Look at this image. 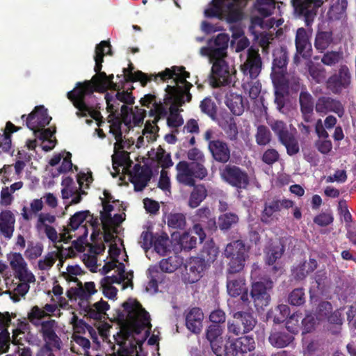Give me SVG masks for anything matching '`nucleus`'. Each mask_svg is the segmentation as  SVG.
<instances>
[{
	"label": "nucleus",
	"mask_w": 356,
	"mask_h": 356,
	"mask_svg": "<svg viewBox=\"0 0 356 356\" xmlns=\"http://www.w3.org/2000/svg\"><path fill=\"white\" fill-rule=\"evenodd\" d=\"M44 207V203L40 199H34L30 202V207H23L21 211V215L22 218L26 221L31 220L33 216H36L37 215L41 213L40 211L42 210Z\"/></svg>",
	"instance_id": "nucleus-38"
},
{
	"label": "nucleus",
	"mask_w": 356,
	"mask_h": 356,
	"mask_svg": "<svg viewBox=\"0 0 356 356\" xmlns=\"http://www.w3.org/2000/svg\"><path fill=\"white\" fill-rule=\"evenodd\" d=\"M280 143L285 146L287 153L289 155H293L299 152V145L298 140L291 132L280 140Z\"/></svg>",
	"instance_id": "nucleus-50"
},
{
	"label": "nucleus",
	"mask_w": 356,
	"mask_h": 356,
	"mask_svg": "<svg viewBox=\"0 0 356 356\" xmlns=\"http://www.w3.org/2000/svg\"><path fill=\"white\" fill-rule=\"evenodd\" d=\"M255 138L258 145H266L270 141L271 134L267 127L264 126H259L257 127Z\"/></svg>",
	"instance_id": "nucleus-60"
},
{
	"label": "nucleus",
	"mask_w": 356,
	"mask_h": 356,
	"mask_svg": "<svg viewBox=\"0 0 356 356\" xmlns=\"http://www.w3.org/2000/svg\"><path fill=\"white\" fill-rule=\"evenodd\" d=\"M7 260L13 270L17 282H6L8 293L14 302H17L21 297L29 291L30 283L35 282V277L29 269L28 264L20 253L10 252L7 254Z\"/></svg>",
	"instance_id": "nucleus-6"
},
{
	"label": "nucleus",
	"mask_w": 356,
	"mask_h": 356,
	"mask_svg": "<svg viewBox=\"0 0 356 356\" xmlns=\"http://www.w3.org/2000/svg\"><path fill=\"white\" fill-rule=\"evenodd\" d=\"M143 106L149 107L152 105L154 108L151 109V112H154L155 118L152 123L147 122L145 127L142 131V136H140L136 141V146L138 148L144 146L146 143L152 142L156 138V132L159 127L156 125V122L162 117L167 115V108L161 103H157L156 97L152 95H147L140 99Z\"/></svg>",
	"instance_id": "nucleus-9"
},
{
	"label": "nucleus",
	"mask_w": 356,
	"mask_h": 356,
	"mask_svg": "<svg viewBox=\"0 0 356 356\" xmlns=\"http://www.w3.org/2000/svg\"><path fill=\"white\" fill-rule=\"evenodd\" d=\"M317 268V262L314 259L300 264L293 269V274L299 279L305 278L307 275L312 273Z\"/></svg>",
	"instance_id": "nucleus-43"
},
{
	"label": "nucleus",
	"mask_w": 356,
	"mask_h": 356,
	"mask_svg": "<svg viewBox=\"0 0 356 356\" xmlns=\"http://www.w3.org/2000/svg\"><path fill=\"white\" fill-rule=\"evenodd\" d=\"M120 111L123 122L128 127H139L145 117V111L138 106L129 108L127 105H122Z\"/></svg>",
	"instance_id": "nucleus-24"
},
{
	"label": "nucleus",
	"mask_w": 356,
	"mask_h": 356,
	"mask_svg": "<svg viewBox=\"0 0 356 356\" xmlns=\"http://www.w3.org/2000/svg\"><path fill=\"white\" fill-rule=\"evenodd\" d=\"M292 337L281 332H273L269 337V341L276 348L286 346L292 341Z\"/></svg>",
	"instance_id": "nucleus-49"
},
{
	"label": "nucleus",
	"mask_w": 356,
	"mask_h": 356,
	"mask_svg": "<svg viewBox=\"0 0 356 356\" xmlns=\"http://www.w3.org/2000/svg\"><path fill=\"white\" fill-rule=\"evenodd\" d=\"M229 37L227 34L220 33L208 42L207 47L200 49L202 56H207L212 63L211 81L213 86L218 87L231 82V71L224 58L227 56V50Z\"/></svg>",
	"instance_id": "nucleus-5"
},
{
	"label": "nucleus",
	"mask_w": 356,
	"mask_h": 356,
	"mask_svg": "<svg viewBox=\"0 0 356 356\" xmlns=\"http://www.w3.org/2000/svg\"><path fill=\"white\" fill-rule=\"evenodd\" d=\"M205 267V263L200 258H192L186 266L188 275V281L194 283L202 276Z\"/></svg>",
	"instance_id": "nucleus-36"
},
{
	"label": "nucleus",
	"mask_w": 356,
	"mask_h": 356,
	"mask_svg": "<svg viewBox=\"0 0 356 356\" xmlns=\"http://www.w3.org/2000/svg\"><path fill=\"white\" fill-rule=\"evenodd\" d=\"M73 254L71 250H60V246L55 244V250L47 253L44 257L38 261L37 268L42 272L49 271L54 265L56 261L58 259V268L61 266L63 268V262L67 257H70Z\"/></svg>",
	"instance_id": "nucleus-20"
},
{
	"label": "nucleus",
	"mask_w": 356,
	"mask_h": 356,
	"mask_svg": "<svg viewBox=\"0 0 356 356\" xmlns=\"http://www.w3.org/2000/svg\"><path fill=\"white\" fill-rule=\"evenodd\" d=\"M111 52L108 42L102 41L97 45L94 56L95 61L94 70L96 74L90 81L78 83L76 88L67 94V98L77 109L76 116L79 118L90 116L97 121L98 127H100L102 123L100 120L102 116L99 111L93 109L85 102V98L92 95L95 90L100 92H105L108 89L112 90L105 95L107 110L111 113H115L119 110L121 102L128 105L134 104V98L131 93L120 91V86L113 81V74L107 76L105 72H101L103 58L106 54H111Z\"/></svg>",
	"instance_id": "nucleus-1"
},
{
	"label": "nucleus",
	"mask_w": 356,
	"mask_h": 356,
	"mask_svg": "<svg viewBox=\"0 0 356 356\" xmlns=\"http://www.w3.org/2000/svg\"><path fill=\"white\" fill-rule=\"evenodd\" d=\"M193 218L196 223L193 225V232L198 236L199 241L202 243L205 238L203 227L209 229H216L215 217L209 207H202L196 211Z\"/></svg>",
	"instance_id": "nucleus-17"
},
{
	"label": "nucleus",
	"mask_w": 356,
	"mask_h": 356,
	"mask_svg": "<svg viewBox=\"0 0 356 356\" xmlns=\"http://www.w3.org/2000/svg\"><path fill=\"white\" fill-rule=\"evenodd\" d=\"M261 70V60L258 51L252 48L248 51L245 62L241 65V70L245 78L243 81V88L252 99H256L261 92V83L258 81H248L249 79H255Z\"/></svg>",
	"instance_id": "nucleus-7"
},
{
	"label": "nucleus",
	"mask_w": 356,
	"mask_h": 356,
	"mask_svg": "<svg viewBox=\"0 0 356 356\" xmlns=\"http://www.w3.org/2000/svg\"><path fill=\"white\" fill-rule=\"evenodd\" d=\"M207 195V191L203 185L195 186L190 195L188 206L193 209L197 207Z\"/></svg>",
	"instance_id": "nucleus-44"
},
{
	"label": "nucleus",
	"mask_w": 356,
	"mask_h": 356,
	"mask_svg": "<svg viewBox=\"0 0 356 356\" xmlns=\"http://www.w3.org/2000/svg\"><path fill=\"white\" fill-rule=\"evenodd\" d=\"M104 197H100L103 206L101 212V220L104 230V241L108 245L110 261L102 267V273L106 276H114L120 278L118 284H122V289L132 286L133 272L125 271L124 264L127 255L124 251L122 240L116 234L120 230V224L124 220V213H114L118 203L112 200L111 194L104 191Z\"/></svg>",
	"instance_id": "nucleus-2"
},
{
	"label": "nucleus",
	"mask_w": 356,
	"mask_h": 356,
	"mask_svg": "<svg viewBox=\"0 0 356 356\" xmlns=\"http://www.w3.org/2000/svg\"><path fill=\"white\" fill-rule=\"evenodd\" d=\"M70 322L72 325L74 334L85 333L86 330L91 333V331L93 330L90 326L86 325L82 320L79 319L74 314L72 316Z\"/></svg>",
	"instance_id": "nucleus-59"
},
{
	"label": "nucleus",
	"mask_w": 356,
	"mask_h": 356,
	"mask_svg": "<svg viewBox=\"0 0 356 356\" xmlns=\"http://www.w3.org/2000/svg\"><path fill=\"white\" fill-rule=\"evenodd\" d=\"M44 317H45V315L42 309L38 306L33 307L28 313L29 321L35 326L41 325V319Z\"/></svg>",
	"instance_id": "nucleus-62"
},
{
	"label": "nucleus",
	"mask_w": 356,
	"mask_h": 356,
	"mask_svg": "<svg viewBox=\"0 0 356 356\" xmlns=\"http://www.w3.org/2000/svg\"><path fill=\"white\" fill-rule=\"evenodd\" d=\"M218 253V248L213 243H209L204 247L200 259L204 263L211 262L216 259Z\"/></svg>",
	"instance_id": "nucleus-56"
},
{
	"label": "nucleus",
	"mask_w": 356,
	"mask_h": 356,
	"mask_svg": "<svg viewBox=\"0 0 356 356\" xmlns=\"http://www.w3.org/2000/svg\"><path fill=\"white\" fill-rule=\"evenodd\" d=\"M12 343L17 347L24 346L25 342L30 343L31 339V332H12Z\"/></svg>",
	"instance_id": "nucleus-58"
},
{
	"label": "nucleus",
	"mask_w": 356,
	"mask_h": 356,
	"mask_svg": "<svg viewBox=\"0 0 356 356\" xmlns=\"http://www.w3.org/2000/svg\"><path fill=\"white\" fill-rule=\"evenodd\" d=\"M222 332V330L218 325H211L209 327L207 332V338L210 341L211 346L213 345V343L222 340V337H220Z\"/></svg>",
	"instance_id": "nucleus-63"
},
{
	"label": "nucleus",
	"mask_w": 356,
	"mask_h": 356,
	"mask_svg": "<svg viewBox=\"0 0 356 356\" xmlns=\"http://www.w3.org/2000/svg\"><path fill=\"white\" fill-rule=\"evenodd\" d=\"M232 40L231 46L236 52H240L249 46V40L244 35L243 29L239 26L233 25L231 26Z\"/></svg>",
	"instance_id": "nucleus-32"
},
{
	"label": "nucleus",
	"mask_w": 356,
	"mask_h": 356,
	"mask_svg": "<svg viewBox=\"0 0 356 356\" xmlns=\"http://www.w3.org/2000/svg\"><path fill=\"white\" fill-rule=\"evenodd\" d=\"M56 221L55 216L49 213H40L37 215L35 228L38 233H44L54 244L66 240V233L58 234L51 226Z\"/></svg>",
	"instance_id": "nucleus-16"
},
{
	"label": "nucleus",
	"mask_w": 356,
	"mask_h": 356,
	"mask_svg": "<svg viewBox=\"0 0 356 356\" xmlns=\"http://www.w3.org/2000/svg\"><path fill=\"white\" fill-rule=\"evenodd\" d=\"M209 149L213 158L218 162L227 163L230 159V149L227 144L219 139L210 140Z\"/></svg>",
	"instance_id": "nucleus-28"
},
{
	"label": "nucleus",
	"mask_w": 356,
	"mask_h": 356,
	"mask_svg": "<svg viewBox=\"0 0 356 356\" xmlns=\"http://www.w3.org/2000/svg\"><path fill=\"white\" fill-rule=\"evenodd\" d=\"M17 131L14 124L10 122L6 124V129L3 134H0V152H8L11 145L10 134Z\"/></svg>",
	"instance_id": "nucleus-46"
},
{
	"label": "nucleus",
	"mask_w": 356,
	"mask_h": 356,
	"mask_svg": "<svg viewBox=\"0 0 356 356\" xmlns=\"http://www.w3.org/2000/svg\"><path fill=\"white\" fill-rule=\"evenodd\" d=\"M110 306L108 302L101 299L99 301L91 305H87L84 309L86 315L88 317L101 320L106 315V312L109 309Z\"/></svg>",
	"instance_id": "nucleus-35"
},
{
	"label": "nucleus",
	"mask_w": 356,
	"mask_h": 356,
	"mask_svg": "<svg viewBox=\"0 0 356 356\" xmlns=\"http://www.w3.org/2000/svg\"><path fill=\"white\" fill-rule=\"evenodd\" d=\"M351 83V74L349 69L346 65L341 66L338 76H333L329 79L328 87L335 93L347 88Z\"/></svg>",
	"instance_id": "nucleus-26"
},
{
	"label": "nucleus",
	"mask_w": 356,
	"mask_h": 356,
	"mask_svg": "<svg viewBox=\"0 0 356 356\" xmlns=\"http://www.w3.org/2000/svg\"><path fill=\"white\" fill-rule=\"evenodd\" d=\"M238 216L232 213H227L221 215L218 219L219 227L221 229H228L233 225L237 223Z\"/></svg>",
	"instance_id": "nucleus-57"
},
{
	"label": "nucleus",
	"mask_w": 356,
	"mask_h": 356,
	"mask_svg": "<svg viewBox=\"0 0 356 356\" xmlns=\"http://www.w3.org/2000/svg\"><path fill=\"white\" fill-rule=\"evenodd\" d=\"M227 289L229 296L236 297L242 295V300L243 302L248 300L245 280L243 277H233L229 276L227 282Z\"/></svg>",
	"instance_id": "nucleus-31"
},
{
	"label": "nucleus",
	"mask_w": 356,
	"mask_h": 356,
	"mask_svg": "<svg viewBox=\"0 0 356 356\" xmlns=\"http://www.w3.org/2000/svg\"><path fill=\"white\" fill-rule=\"evenodd\" d=\"M274 60L272 67L271 79L277 90H284L291 88L294 90H298V86L293 87V83L289 81L288 75L286 74V66L287 62L286 51L282 49H276L273 52ZM275 103L277 108L281 111L284 106L282 97L278 95V92H275Z\"/></svg>",
	"instance_id": "nucleus-8"
},
{
	"label": "nucleus",
	"mask_w": 356,
	"mask_h": 356,
	"mask_svg": "<svg viewBox=\"0 0 356 356\" xmlns=\"http://www.w3.org/2000/svg\"><path fill=\"white\" fill-rule=\"evenodd\" d=\"M120 278L113 276H106L101 281V286L104 295L111 299L114 300L116 298L118 290L113 286V284H118L120 281Z\"/></svg>",
	"instance_id": "nucleus-40"
},
{
	"label": "nucleus",
	"mask_w": 356,
	"mask_h": 356,
	"mask_svg": "<svg viewBox=\"0 0 356 356\" xmlns=\"http://www.w3.org/2000/svg\"><path fill=\"white\" fill-rule=\"evenodd\" d=\"M347 8L346 0H338L330 8L327 15L331 19H339L343 17Z\"/></svg>",
	"instance_id": "nucleus-48"
},
{
	"label": "nucleus",
	"mask_w": 356,
	"mask_h": 356,
	"mask_svg": "<svg viewBox=\"0 0 356 356\" xmlns=\"http://www.w3.org/2000/svg\"><path fill=\"white\" fill-rule=\"evenodd\" d=\"M332 42L330 32H320L316 35L315 47L320 51L326 49Z\"/></svg>",
	"instance_id": "nucleus-53"
},
{
	"label": "nucleus",
	"mask_w": 356,
	"mask_h": 356,
	"mask_svg": "<svg viewBox=\"0 0 356 356\" xmlns=\"http://www.w3.org/2000/svg\"><path fill=\"white\" fill-rule=\"evenodd\" d=\"M284 252V246L280 241H274L266 252V261L268 265L273 264Z\"/></svg>",
	"instance_id": "nucleus-42"
},
{
	"label": "nucleus",
	"mask_w": 356,
	"mask_h": 356,
	"mask_svg": "<svg viewBox=\"0 0 356 356\" xmlns=\"http://www.w3.org/2000/svg\"><path fill=\"white\" fill-rule=\"evenodd\" d=\"M40 332L45 342V346L60 350L62 342L58 336L56 334V322L54 320L43 321L41 323Z\"/></svg>",
	"instance_id": "nucleus-23"
},
{
	"label": "nucleus",
	"mask_w": 356,
	"mask_h": 356,
	"mask_svg": "<svg viewBox=\"0 0 356 356\" xmlns=\"http://www.w3.org/2000/svg\"><path fill=\"white\" fill-rule=\"evenodd\" d=\"M168 225L175 229H182L186 225V218L183 213H174L168 216Z\"/></svg>",
	"instance_id": "nucleus-55"
},
{
	"label": "nucleus",
	"mask_w": 356,
	"mask_h": 356,
	"mask_svg": "<svg viewBox=\"0 0 356 356\" xmlns=\"http://www.w3.org/2000/svg\"><path fill=\"white\" fill-rule=\"evenodd\" d=\"M15 216L9 209H4L0 212V234L6 238H10L15 230Z\"/></svg>",
	"instance_id": "nucleus-30"
},
{
	"label": "nucleus",
	"mask_w": 356,
	"mask_h": 356,
	"mask_svg": "<svg viewBox=\"0 0 356 356\" xmlns=\"http://www.w3.org/2000/svg\"><path fill=\"white\" fill-rule=\"evenodd\" d=\"M51 118L49 116L47 110L43 106H36L26 119L27 127L33 131L34 136L39 139L52 137L54 131L44 129L49 124Z\"/></svg>",
	"instance_id": "nucleus-14"
},
{
	"label": "nucleus",
	"mask_w": 356,
	"mask_h": 356,
	"mask_svg": "<svg viewBox=\"0 0 356 356\" xmlns=\"http://www.w3.org/2000/svg\"><path fill=\"white\" fill-rule=\"evenodd\" d=\"M296 46L297 52L303 57L309 56L312 45L309 42V36L306 30L299 28L296 31Z\"/></svg>",
	"instance_id": "nucleus-34"
},
{
	"label": "nucleus",
	"mask_w": 356,
	"mask_h": 356,
	"mask_svg": "<svg viewBox=\"0 0 356 356\" xmlns=\"http://www.w3.org/2000/svg\"><path fill=\"white\" fill-rule=\"evenodd\" d=\"M216 356H235V352L232 349V341H227L225 344L222 340L213 343L211 346Z\"/></svg>",
	"instance_id": "nucleus-47"
},
{
	"label": "nucleus",
	"mask_w": 356,
	"mask_h": 356,
	"mask_svg": "<svg viewBox=\"0 0 356 356\" xmlns=\"http://www.w3.org/2000/svg\"><path fill=\"white\" fill-rule=\"evenodd\" d=\"M268 123L273 132L277 136L279 140H281L291 133L282 121L272 120H269Z\"/></svg>",
	"instance_id": "nucleus-54"
},
{
	"label": "nucleus",
	"mask_w": 356,
	"mask_h": 356,
	"mask_svg": "<svg viewBox=\"0 0 356 356\" xmlns=\"http://www.w3.org/2000/svg\"><path fill=\"white\" fill-rule=\"evenodd\" d=\"M110 132L113 134L116 142L114 144V153L112 155L113 169L111 172L113 177H116L120 171L126 173L129 171L131 161L129 159V154L122 150L124 148L122 134L121 131V124L113 122L110 126Z\"/></svg>",
	"instance_id": "nucleus-11"
},
{
	"label": "nucleus",
	"mask_w": 356,
	"mask_h": 356,
	"mask_svg": "<svg viewBox=\"0 0 356 356\" xmlns=\"http://www.w3.org/2000/svg\"><path fill=\"white\" fill-rule=\"evenodd\" d=\"M195 232H193V229L191 232H186L182 234L180 237L179 243L181 247L184 249H192L195 246L197 241V238L192 236V234Z\"/></svg>",
	"instance_id": "nucleus-64"
},
{
	"label": "nucleus",
	"mask_w": 356,
	"mask_h": 356,
	"mask_svg": "<svg viewBox=\"0 0 356 356\" xmlns=\"http://www.w3.org/2000/svg\"><path fill=\"white\" fill-rule=\"evenodd\" d=\"M95 220L93 216L89 211H81L75 213L70 220V223L63 233H66V240L63 241L66 243L74 236L79 237L87 236L88 229H94Z\"/></svg>",
	"instance_id": "nucleus-13"
},
{
	"label": "nucleus",
	"mask_w": 356,
	"mask_h": 356,
	"mask_svg": "<svg viewBox=\"0 0 356 356\" xmlns=\"http://www.w3.org/2000/svg\"><path fill=\"white\" fill-rule=\"evenodd\" d=\"M255 324L256 321L251 314L236 312L234 314L232 322L228 323V330L235 335H239L252 330Z\"/></svg>",
	"instance_id": "nucleus-21"
},
{
	"label": "nucleus",
	"mask_w": 356,
	"mask_h": 356,
	"mask_svg": "<svg viewBox=\"0 0 356 356\" xmlns=\"http://www.w3.org/2000/svg\"><path fill=\"white\" fill-rule=\"evenodd\" d=\"M129 76L134 81H140L143 86H145L152 77L156 79L159 76L163 81L170 79V84L168 85L165 89L166 95L164 99L165 104L170 105V114L167 122L169 127L173 128L183 124L184 120L178 113L177 107L191 100V95L189 93V90L192 86V84L186 81L189 73L186 72L184 67L175 66L172 68H166L157 76H148L142 72H131Z\"/></svg>",
	"instance_id": "nucleus-3"
},
{
	"label": "nucleus",
	"mask_w": 356,
	"mask_h": 356,
	"mask_svg": "<svg viewBox=\"0 0 356 356\" xmlns=\"http://www.w3.org/2000/svg\"><path fill=\"white\" fill-rule=\"evenodd\" d=\"M247 0H213L205 10L207 17H217L232 22L241 18L242 8Z\"/></svg>",
	"instance_id": "nucleus-10"
},
{
	"label": "nucleus",
	"mask_w": 356,
	"mask_h": 356,
	"mask_svg": "<svg viewBox=\"0 0 356 356\" xmlns=\"http://www.w3.org/2000/svg\"><path fill=\"white\" fill-rule=\"evenodd\" d=\"M232 349L235 352V356L238 353L250 352L254 348V341L250 337H243L232 341Z\"/></svg>",
	"instance_id": "nucleus-39"
},
{
	"label": "nucleus",
	"mask_w": 356,
	"mask_h": 356,
	"mask_svg": "<svg viewBox=\"0 0 356 356\" xmlns=\"http://www.w3.org/2000/svg\"><path fill=\"white\" fill-rule=\"evenodd\" d=\"M59 270L62 273L63 277L68 282H76L77 276L81 274V269L77 265L67 266L65 268L63 266L59 267Z\"/></svg>",
	"instance_id": "nucleus-51"
},
{
	"label": "nucleus",
	"mask_w": 356,
	"mask_h": 356,
	"mask_svg": "<svg viewBox=\"0 0 356 356\" xmlns=\"http://www.w3.org/2000/svg\"><path fill=\"white\" fill-rule=\"evenodd\" d=\"M61 194L63 199L71 198V204H78L81 200V196L86 195L84 191L78 188L76 183L70 177H65L61 183Z\"/></svg>",
	"instance_id": "nucleus-25"
},
{
	"label": "nucleus",
	"mask_w": 356,
	"mask_h": 356,
	"mask_svg": "<svg viewBox=\"0 0 356 356\" xmlns=\"http://www.w3.org/2000/svg\"><path fill=\"white\" fill-rule=\"evenodd\" d=\"M169 243L168 238L166 235H162L154 237L152 245L154 250L159 254H164L168 250Z\"/></svg>",
	"instance_id": "nucleus-61"
},
{
	"label": "nucleus",
	"mask_w": 356,
	"mask_h": 356,
	"mask_svg": "<svg viewBox=\"0 0 356 356\" xmlns=\"http://www.w3.org/2000/svg\"><path fill=\"white\" fill-rule=\"evenodd\" d=\"M272 288L273 282L270 280L257 282L252 284L251 296L257 309H262L268 305L270 302L268 291Z\"/></svg>",
	"instance_id": "nucleus-22"
},
{
	"label": "nucleus",
	"mask_w": 356,
	"mask_h": 356,
	"mask_svg": "<svg viewBox=\"0 0 356 356\" xmlns=\"http://www.w3.org/2000/svg\"><path fill=\"white\" fill-rule=\"evenodd\" d=\"M225 255L229 259L228 273H236L243 269L249 258V248L240 240L234 241L227 245Z\"/></svg>",
	"instance_id": "nucleus-12"
},
{
	"label": "nucleus",
	"mask_w": 356,
	"mask_h": 356,
	"mask_svg": "<svg viewBox=\"0 0 356 356\" xmlns=\"http://www.w3.org/2000/svg\"><path fill=\"white\" fill-rule=\"evenodd\" d=\"M149 181V175L143 171L131 175V181L134 185L136 191H141L147 186Z\"/></svg>",
	"instance_id": "nucleus-52"
},
{
	"label": "nucleus",
	"mask_w": 356,
	"mask_h": 356,
	"mask_svg": "<svg viewBox=\"0 0 356 356\" xmlns=\"http://www.w3.org/2000/svg\"><path fill=\"white\" fill-rule=\"evenodd\" d=\"M226 105L234 115H240L244 111L243 99L239 95L230 94L228 95L226 99Z\"/></svg>",
	"instance_id": "nucleus-41"
},
{
	"label": "nucleus",
	"mask_w": 356,
	"mask_h": 356,
	"mask_svg": "<svg viewBox=\"0 0 356 356\" xmlns=\"http://www.w3.org/2000/svg\"><path fill=\"white\" fill-rule=\"evenodd\" d=\"M179 262L176 257H170L168 259H162L160 261L159 267L156 266H150L147 270L148 276L150 281L147 286V289H152L154 291H157V282L159 279L160 273L159 268L163 272L172 273L174 272L179 266Z\"/></svg>",
	"instance_id": "nucleus-18"
},
{
	"label": "nucleus",
	"mask_w": 356,
	"mask_h": 356,
	"mask_svg": "<svg viewBox=\"0 0 356 356\" xmlns=\"http://www.w3.org/2000/svg\"><path fill=\"white\" fill-rule=\"evenodd\" d=\"M177 181L188 186H193L195 178L202 179L207 175V170L203 164H190L186 161H180L176 165Z\"/></svg>",
	"instance_id": "nucleus-15"
},
{
	"label": "nucleus",
	"mask_w": 356,
	"mask_h": 356,
	"mask_svg": "<svg viewBox=\"0 0 356 356\" xmlns=\"http://www.w3.org/2000/svg\"><path fill=\"white\" fill-rule=\"evenodd\" d=\"M121 325L122 340L119 341L127 355H138L143 343L146 340L151 327L148 313L140 304L129 300L123 304V309L118 314Z\"/></svg>",
	"instance_id": "nucleus-4"
},
{
	"label": "nucleus",
	"mask_w": 356,
	"mask_h": 356,
	"mask_svg": "<svg viewBox=\"0 0 356 356\" xmlns=\"http://www.w3.org/2000/svg\"><path fill=\"white\" fill-rule=\"evenodd\" d=\"M97 292L95 284L92 282H87L84 284L81 282L76 287H72L67 291V295L69 299L87 300L90 296Z\"/></svg>",
	"instance_id": "nucleus-27"
},
{
	"label": "nucleus",
	"mask_w": 356,
	"mask_h": 356,
	"mask_svg": "<svg viewBox=\"0 0 356 356\" xmlns=\"http://www.w3.org/2000/svg\"><path fill=\"white\" fill-rule=\"evenodd\" d=\"M90 347V341L78 334H73L71 341V350L78 355L88 356V350Z\"/></svg>",
	"instance_id": "nucleus-37"
},
{
	"label": "nucleus",
	"mask_w": 356,
	"mask_h": 356,
	"mask_svg": "<svg viewBox=\"0 0 356 356\" xmlns=\"http://www.w3.org/2000/svg\"><path fill=\"white\" fill-rule=\"evenodd\" d=\"M203 313L199 308L191 309L186 314V325L187 328L194 333H199L202 327Z\"/></svg>",
	"instance_id": "nucleus-33"
},
{
	"label": "nucleus",
	"mask_w": 356,
	"mask_h": 356,
	"mask_svg": "<svg viewBox=\"0 0 356 356\" xmlns=\"http://www.w3.org/2000/svg\"><path fill=\"white\" fill-rule=\"evenodd\" d=\"M316 111L317 113L323 114L334 112L339 117H341L344 113V109L341 102L330 97L318 99L316 104Z\"/></svg>",
	"instance_id": "nucleus-29"
},
{
	"label": "nucleus",
	"mask_w": 356,
	"mask_h": 356,
	"mask_svg": "<svg viewBox=\"0 0 356 356\" xmlns=\"http://www.w3.org/2000/svg\"><path fill=\"white\" fill-rule=\"evenodd\" d=\"M300 104L305 120L309 121L314 107L311 95L306 91H302L300 95Z\"/></svg>",
	"instance_id": "nucleus-45"
},
{
	"label": "nucleus",
	"mask_w": 356,
	"mask_h": 356,
	"mask_svg": "<svg viewBox=\"0 0 356 356\" xmlns=\"http://www.w3.org/2000/svg\"><path fill=\"white\" fill-rule=\"evenodd\" d=\"M221 178L229 184L240 188H245L249 183L246 172L235 165H226L220 170Z\"/></svg>",
	"instance_id": "nucleus-19"
}]
</instances>
